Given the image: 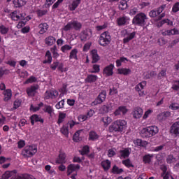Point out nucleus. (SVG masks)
Instances as JSON below:
<instances>
[{
	"mask_svg": "<svg viewBox=\"0 0 179 179\" xmlns=\"http://www.w3.org/2000/svg\"><path fill=\"white\" fill-rule=\"evenodd\" d=\"M20 106H22V101L19 100V99H16L14 101L13 108V110H16V109L19 108V107H20Z\"/></svg>",
	"mask_w": 179,
	"mask_h": 179,
	"instance_id": "nucleus-57",
	"label": "nucleus"
},
{
	"mask_svg": "<svg viewBox=\"0 0 179 179\" xmlns=\"http://www.w3.org/2000/svg\"><path fill=\"white\" fill-rule=\"evenodd\" d=\"M146 85H147L146 81H142L141 83L136 85L135 87V90L136 92H138L140 97H141V96H143L145 94V92L142 90L145 89V87L146 86Z\"/></svg>",
	"mask_w": 179,
	"mask_h": 179,
	"instance_id": "nucleus-12",
	"label": "nucleus"
},
{
	"mask_svg": "<svg viewBox=\"0 0 179 179\" xmlns=\"http://www.w3.org/2000/svg\"><path fill=\"white\" fill-rule=\"evenodd\" d=\"M107 97V92L102 91L96 99L92 103V106H97L98 104H101L103 101H105Z\"/></svg>",
	"mask_w": 179,
	"mask_h": 179,
	"instance_id": "nucleus-7",
	"label": "nucleus"
},
{
	"mask_svg": "<svg viewBox=\"0 0 179 179\" xmlns=\"http://www.w3.org/2000/svg\"><path fill=\"white\" fill-rule=\"evenodd\" d=\"M55 41H57V39L52 36H49L45 38V43L49 47L54 45V44H55Z\"/></svg>",
	"mask_w": 179,
	"mask_h": 179,
	"instance_id": "nucleus-23",
	"label": "nucleus"
},
{
	"mask_svg": "<svg viewBox=\"0 0 179 179\" xmlns=\"http://www.w3.org/2000/svg\"><path fill=\"white\" fill-rule=\"evenodd\" d=\"M59 92L62 96L64 94H67L68 93V84H63L62 87L60 88Z\"/></svg>",
	"mask_w": 179,
	"mask_h": 179,
	"instance_id": "nucleus-46",
	"label": "nucleus"
},
{
	"mask_svg": "<svg viewBox=\"0 0 179 179\" xmlns=\"http://www.w3.org/2000/svg\"><path fill=\"white\" fill-rule=\"evenodd\" d=\"M131 114L136 120L139 119L143 115V109L139 106L135 107L133 108Z\"/></svg>",
	"mask_w": 179,
	"mask_h": 179,
	"instance_id": "nucleus-10",
	"label": "nucleus"
},
{
	"mask_svg": "<svg viewBox=\"0 0 179 179\" xmlns=\"http://www.w3.org/2000/svg\"><path fill=\"white\" fill-rule=\"evenodd\" d=\"M29 120L31 121V124L34 125L36 122H40L41 124H44V119L41 117V115L34 114L30 116Z\"/></svg>",
	"mask_w": 179,
	"mask_h": 179,
	"instance_id": "nucleus-11",
	"label": "nucleus"
},
{
	"mask_svg": "<svg viewBox=\"0 0 179 179\" xmlns=\"http://www.w3.org/2000/svg\"><path fill=\"white\" fill-rule=\"evenodd\" d=\"M10 17L12 20L17 21L20 20V15H17V11L15 10L10 13Z\"/></svg>",
	"mask_w": 179,
	"mask_h": 179,
	"instance_id": "nucleus-38",
	"label": "nucleus"
},
{
	"mask_svg": "<svg viewBox=\"0 0 179 179\" xmlns=\"http://www.w3.org/2000/svg\"><path fill=\"white\" fill-rule=\"evenodd\" d=\"M171 89L175 92H178L179 90V80H175L172 85Z\"/></svg>",
	"mask_w": 179,
	"mask_h": 179,
	"instance_id": "nucleus-55",
	"label": "nucleus"
},
{
	"mask_svg": "<svg viewBox=\"0 0 179 179\" xmlns=\"http://www.w3.org/2000/svg\"><path fill=\"white\" fill-rule=\"evenodd\" d=\"M8 33H9V27L3 24L0 25V34H2V36H6Z\"/></svg>",
	"mask_w": 179,
	"mask_h": 179,
	"instance_id": "nucleus-39",
	"label": "nucleus"
},
{
	"mask_svg": "<svg viewBox=\"0 0 179 179\" xmlns=\"http://www.w3.org/2000/svg\"><path fill=\"white\" fill-rule=\"evenodd\" d=\"M12 99V90H6V92H4V98L3 100L5 101H9Z\"/></svg>",
	"mask_w": 179,
	"mask_h": 179,
	"instance_id": "nucleus-34",
	"label": "nucleus"
},
{
	"mask_svg": "<svg viewBox=\"0 0 179 179\" xmlns=\"http://www.w3.org/2000/svg\"><path fill=\"white\" fill-rule=\"evenodd\" d=\"M38 89H40L38 85H31L27 88L26 92L29 97H34V96L37 94V90H38Z\"/></svg>",
	"mask_w": 179,
	"mask_h": 179,
	"instance_id": "nucleus-9",
	"label": "nucleus"
},
{
	"mask_svg": "<svg viewBox=\"0 0 179 179\" xmlns=\"http://www.w3.org/2000/svg\"><path fill=\"white\" fill-rule=\"evenodd\" d=\"M170 134L175 138H179V121L175 122L170 127Z\"/></svg>",
	"mask_w": 179,
	"mask_h": 179,
	"instance_id": "nucleus-8",
	"label": "nucleus"
},
{
	"mask_svg": "<svg viewBox=\"0 0 179 179\" xmlns=\"http://www.w3.org/2000/svg\"><path fill=\"white\" fill-rule=\"evenodd\" d=\"M60 132L66 137L69 135V123H66L60 129Z\"/></svg>",
	"mask_w": 179,
	"mask_h": 179,
	"instance_id": "nucleus-29",
	"label": "nucleus"
},
{
	"mask_svg": "<svg viewBox=\"0 0 179 179\" xmlns=\"http://www.w3.org/2000/svg\"><path fill=\"white\" fill-rule=\"evenodd\" d=\"M93 71H90V73H99L100 72V65L99 64H94L92 66Z\"/></svg>",
	"mask_w": 179,
	"mask_h": 179,
	"instance_id": "nucleus-53",
	"label": "nucleus"
},
{
	"mask_svg": "<svg viewBox=\"0 0 179 179\" xmlns=\"http://www.w3.org/2000/svg\"><path fill=\"white\" fill-rule=\"evenodd\" d=\"M68 167L69 170H71V171H76V170H79V169H80V165L71 164Z\"/></svg>",
	"mask_w": 179,
	"mask_h": 179,
	"instance_id": "nucleus-50",
	"label": "nucleus"
},
{
	"mask_svg": "<svg viewBox=\"0 0 179 179\" xmlns=\"http://www.w3.org/2000/svg\"><path fill=\"white\" fill-rule=\"evenodd\" d=\"M43 111L46 113V114H48V115L52 117L55 111L54 107L48 104H45L44 108H43Z\"/></svg>",
	"mask_w": 179,
	"mask_h": 179,
	"instance_id": "nucleus-18",
	"label": "nucleus"
},
{
	"mask_svg": "<svg viewBox=\"0 0 179 179\" xmlns=\"http://www.w3.org/2000/svg\"><path fill=\"white\" fill-rule=\"evenodd\" d=\"M45 57L48 60H44L43 64H51L52 62V56H51V52L50 50L46 51Z\"/></svg>",
	"mask_w": 179,
	"mask_h": 179,
	"instance_id": "nucleus-37",
	"label": "nucleus"
},
{
	"mask_svg": "<svg viewBox=\"0 0 179 179\" xmlns=\"http://www.w3.org/2000/svg\"><path fill=\"white\" fill-rule=\"evenodd\" d=\"M7 73H9V70H8V69H5L3 67H1L0 68V79L4 75H7Z\"/></svg>",
	"mask_w": 179,
	"mask_h": 179,
	"instance_id": "nucleus-59",
	"label": "nucleus"
},
{
	"mask_svg": "<svg viewBox=\"0 0 179 179\" xmlns=\"http://www.w3.org/2000/svg\"><path fill=\"white\" fill-rule=\"evenodd\" d=\"M103 74L106 76H113L114 75V64H110L106 66L103 71Z\"/></svg>",
	"mask_w": 179,
	"mask_h": 179,
	"instance_id": "nucleus-13",
	"label": "nucleus"
},
{
	"mask_svg": "<svg viewBox=\"0 0 179 179\" xmlns=\"http://www.w3.org/2000/svg\"><path fill=\"white\" fill-rule=\"evenodd\" d=\"M65 104V99H62V101H59L55 107L57 110H60V108H64V106Z\"/></svg>",
	"mask_w": 179,
	"mask_h": 179,
	"instance_id": "nucleus-56",
	"label": "nucleus"
},
{
	"mask_svg": "<svg viewBox=\"0 0 179 179\" xmlns=\"http://www.w3.org/2000/svg\"><path fill=\"white\" fill-rule=\"evenodd\" d=\"M156 75L155 71H150L145 76V79H150V78H153V76H156Z\"/></svg>",
	"mask_w": 179,
	"mask_h": 179,
	"instance_id": "nucleus-64",
	"label": "nucleus"
},
{
	"mask_svg": "<svg viewBox=\"0 0 179 179\" xmlns=\"http://www.w3.org/2000/svg\"><path fill=\"white\" fill-rule=\"evenodd\" d=\"M92 58V64H96V62L100 60V56L97 54V50H92L91 51Z\"/></svg>",
	"mask_w": 179,
	"mask_h": 179,
	"instance_id": "nucleus-28",
	"label": "nucleus"
},
{
	"mask_svg": "<svg viewBox=\"0 0 179 179\" xmlns=\"http://www.w3.org/2000/svg\"><path fill=\"white\" fill-rule=\"evenodd\" d=\"M58 91L55 90L46 91L45 92V100H49V99H57L58 97Z\"/></svg>",
	"mask_w": 179,
	"mask_h": 179,
	"instance_id": "nucleus-14",
	"label": "nucleus"
},
{
	"mask_svg": "<svg viewBox=\"0 0 179 179\" xmlns=\"http://www.w3.org/2000/svg\"><path fill=\"white\" fill-rule=\"evenodd\" d=\"M127 8H128V1L121 0L120 1V4H119V9L120 10H125V9H127Z\"/></svg>",
	"mask_w": 179,
	"mask_h": 179,
	"instance_id": "nucleus-35",
	"label": "nucleus"
},
{
	"mask_svg": "<svg viewBox=\"0 0 179 179\" xmlns=\"http://www.w3.org/2000/svg\"><path fill=\"white\" fill-rule=\"evenodd\" d=\"M80 1L82 0H75L71 3V10H75L79 5H80Z\"/></svg>",
	"mask_w": 179,
	"mask_h": 179,
	"instance_id": "nucleus-47",
	"label": "nucleus"
},
{
	"mask_svg": "<svg viewBox=\"0 0 179 179\" xmlns=\"http://www.w3.org/2000/svg\"><path fill=\"white\" fill-rule=\"evenodd\" d=\"M167 24L168 26H173V21L169 20V19H164L162 20V21H160L158 23V27H162V26H163V24Z\"/></svg>",
	"mask_w": 179,
	"mask_h": 179,
	"instance_id": "nucleus-36",
	"label": "nucleus"
},
{
	"mask_svg": "<svg viewBox=\"0 0 179 179\" xmlns=\"http://www.w3.org/2000/svg\"><path fill=\"white\" fill-rule=\"evenodd\" d=\"M132 71L130 69L127 68H120L117 69V73L119 75H124V76H127V75H131Z\"/></svg>",
	"mask_w": 179,
	"mask_h": 179,
	"instance_id": "nucleus-27",
	"label": "nucleus"
},
{
	"mask_svg": "<svg viewBox=\"0 0 179 179\" xmlns=\"http://www.w3.org/2000/svg\"><path fill=\"white\" fill-rule=\"evenodd\" d=\"M127 129V121L117 120L108 127L109 132H124Z\"/></svg>",
	"mask_w": 179,
	"mask_h": 179,
	"instance_id": "nucleus-1",
	"label": "nucleus"
},
{
	"mask_svg": "<svg viewBox=\"0 0 179 179\" xmlns=\"http://www.w3.org/2000/svg\"><path fill=\"white\" fill-rule=\"evenodd\" d=\"M36 82H37V78L31 76L25 80L24 85H28V83H34Z\"/></svg>",
	"mask_w": 179,
	"mask_h": 179,
	"instance_id": "nucleus-52",
	"label": "nucleus"
},
{
	"mask_svg": "<svg viewBox=\"0 0 179 179\" xmlns=\"http://www.w3.org/2000/svg\"><path fill=\"white\" fill-rule=\"evenodd\" d=\"M39 29V34H44V33H47V30H48V24L44 22L41 23L38 25Z\"/></svg>",
	"mask_w": 179,
	"mask_h": 179,
	"instance_id": "nucleus-25",
	"label": "nucleus"
},
{
	"mask_svg": "<svg viewBox=\"0 0 179 179\" xmlns=\"http://www.w3.org/2000/svg\"><path fill=\"white\" fill-rule=\"evenodd\" d=\"M113 103H111V102H108V103L103 105L101 110H102L103 114H107V113H109V111L113 110Z\"/></svg>",
	"mask_w": 179,
	"mask_h": 179,
	"instance_id": "nucleus-21",
	"label": "nucleus"
},
{
	"mask_svg": "<svg viewBox=\"0 0 179 179\" xmlns=\"http://www.w3.org/2000/svg\"><path fill=\"white\" fill-rule=\"evenodd\" d=\"M100 136L97 134L95 131H91L89 132L88 140L92 141V142H96V141H99Z\"/></svg>",
	"mask_w": 179,
	"mask_h": 179,
	"instance_id": "nucleus-20",
	"label": "nucleus"
},
{
	"mask_svg": "<svg viewBox=\"0 0 179 179\" xmlns=\"http://www.w3.org/2000/svg\"><path fill=\"white\" fill-rule=\"evenodd\" d=\"M127 113H128L127 106H121L114 111L113 114L115 117H118V115H121V114H122V115H125Z\"/></svg>",
	"mask_w": 179,
	"mask_h": 179,
	"instance_id": "nucleus-16",
	"label": "nucleus"
},
{
	"mask_svg": "<svg viewBox=\"0 0 179 179\" xmlns=\"http://www.w3.org/2000/svg\"><path fill=\"white\" fill-rule=\"evenodd\" d=\"M169 108L173 111H176V110H179V105L178 103L173 102L169 106Z\"/></svg>",
	"mask_w": 179,
	"mask_h": 179,
	"instance_id": "nucleus-61",
	"label": "nucleus"
},
{
	"mask_svg": "<svg viewBox=\"0 0 179 179\" xmlns=\"http://www.w3.org/2000/svg\"><path fill=\"white\" fill-rule=\"evenodd\" d=\"M56 163L57 164H65V163H66V154L60 152L56 159Z\"/></svg>",
	"mask_w": 179,
	"mask_h": 179,
	"instance_id": "nucleus-17",
	"label": "nucleus"
},
{
	"mask_svg": "<svg viewBox=\"0 0 179 179\" xmlns=\"http://www.w3.org/2000/svg\"><path fill=\"white\" fill-rule=\"evenodd\" d=\"M134 145H136V146L143 147V141L141 139L134 140Z\"/></svg>",
	"mask_w": 179,
	"mask_h": 179,
	"instance_id": "nucleus-63",
	"label": "nucleus"
},
{
	"mask_svg": "<svg viewBox=\"0 0 179 179\" xmlns=\"http://www.w3.org/2000/svg\"><path fill=\"white\" fill-rule=\"evenodd\" d=\"M37 153V146L35 145H27L22 150V155L24 157H32Z\"/></svg>",
	"mask_w": 179,
	"mask_h": 179,
	"instance_id": "nucleus-4",
	"label": "nucleus"
},
{
	"mask_svg": "<svg viewBox=\"0 0 179 179\" xmlns=\"http://www.w3.org/2000/svg\"><path fill=\"white\" fill-rule=\"evenodd\" d=\"M71 29H73L76 31H79L82 29V23L76 20H73L67 23L66 26L63 28L64 31H69Z\"/></svg>",
	"mask_w": 179,
	"mask_h": 179,
	"instance_id": "nucleus-6",
	"label": "nucleus"
},
{
	"mask_svg": "<svg viewBox=\"0 0 179 179\" xmlns=\"http://www.w3.org/2000/svg\"><path fill=\"white\" fill-rule=\"evenodd\" d=\"M10 179H36V178L32 175L24 173L21 176L19 174L13 176Z\"/></svg>",
	"mask_w": 179,
	"mask_h": 179,
	"instance_id": "nucleus-19",
	"label": "nucleus"
},
{
	"mask_svg": "<svg viewBox=\"0 0 179 179\" xmlns=\"http://www.w3.org/2000/svg\"><path fill=\"white\" fill-rule=\"evenodd\" d=\"M112 173L113 174H122V173H124V169H119L117 165H114L112 169Z\"/></svg>",
	"mask_w": 179,
	"mask_h": 179,
	"instance_id": "nucleus-44",
	"label": "nucleus"
},
{
	"mask_svg": "<svg viewBox=\"0 0 179 179\" xmlns=\"http://www.w3.org/2000/svg\"><path fill=\"white\" fill-rule=\"evenodd\" d=\"M125 61H127V62H128V59L124 57H121L120 59H117L116 60L117 68H120V66H121L122 65V62H125Z\"/></svg>",
	"mask_w": 179,
	"mask_h": 179,
	"instance_id": "nucleus-43",
	"label": "nucleus"
},
{
	"mask_svg": "<svg viewBox=\"0 0 179 179\" xmlns=\"http://www.w3.org/2000/svg\"><path fill=\"white\" fill-rule=\"evenodd\" d=\"M111 43V35H110V32L104 31L102 33L99 39V44H100L102 47H107L108 44Z\"/></svg>",
	"mask_w": 179,
	"mask_h": 179,
	"instance_id": "nucleus-5",
	"label": "nucleus"
},
{
	"mask_svg": "<svg viewBox=\"0 0 179 179\" xmlns=\"http://www.w3.org/2000/svg\"><path fill=\"white\" fill-rule=\"evenodd\" d=\"M80 136V131H77L73 136V142H79Z\"/></svg>",
	"mask_w": 179,
	"mask_h": 179,
	"instance_id": "nucleus-58",
	"label": "nucleus"
},
{
	"mask_svg": "<svg viewBox=\"0 0 179 179\" xmlns=\"http://www.w3.org/2000/svg\"><path fill=\"white\" fill-rule=\"evenodd\" d=\"M71 50H72V46L68 44L64 45L60 48V51H62V52H66V51H71Z\"/></svg>",
	"mask_w": 179,
	"mask_h": 179,
	"instance_id": "nucleus-51",
	"label": "nucleus"
},
{
	"mask_svg": "<svg viewBox=\"0 0 179 179\" xmlns=\"http://www.w3.org/2000/svg\"><path fill=\"white\" fill-rule=\"evenodd\" d=\"M172 12H173V13H177V12H179V1L175 3V4L173 6Z\"/></svg>",
	"mask_w": 179,
	"mask_h": 179,
	"instance_id": "nucleus-60",
	"label": "nucleus"
},
{
	"mask_svg": "<svg viewBox=\"0 0 179 179\" xmlns=\"http://www.w3.org/2000/svg\"><path fill=\"white\" fill-rule=\"evenodd\" d=\"M65 118H66V113H63V112H60L59 113V117L57 120V124H62L64 120H65Z\"/></svg>",
	"mask_w": 179,
	"mask_h": 179,
	"instance_id": "nucleus-45",
	"label": "nucleus"
},
{
	"mask_svg": "<svg viewBox=\"0 0 179 179\" xmlns=\"http://www.w3.org/2000/svg\"><path fill=\"white\" fill-rule=\"evenodd\" d=\"M159 132V128L157 126H150L145 128H143L140 133L141 138H152L155 136L156 134Z\"/></svg>",
	"mask_w": 179,
	"mask_h": 179,
	"instance_id": "nucleus-2",
	"label": "nucleus"
},
{
	"mask_svg": "<svg viewBox=\"0 0 179 179\" xmlns=\"http://www.w3.org/2000/svg\"><path fill=\"white\" fill-rule=\"evenodd\" d=\"M128 22H129V18L127 16L120 17L117 20L118 26H125Z\"/></svg>",
	"mask_w": 179,
	"mask_h": 179,
	"instance_id": "nucleus-22",
	"label": "nucleus"
},
{
	"mask_svg": "<svg viewBox=\"0 0 179 179\" xmlns=\"http://www.w3.org/2000/svg\"><path fill=\"white\" fill-rule=\"evenodd\" d=\"M17 171L16 170H13L12 171H7L2 175L1 179H9L10 178V177H12V176H13V174H15V176H17Z\"/></svg>",
	"mask_w": 179,
	"mask_h": 179,
	"instance_id": "nucleus-26",
	"label": "nucleus"
},
{
	"mask_svg": "<svg viewBox=\"0 0 179 179\" xmlns=\"http://www.w3.org/2000/svg\"><path fill=\"white\" fill-rule=\"evenodd\" d=\"M101 122L103 123L104 127H108L113 122V119L106 115L101 119Z\"/></svg>",
	"mask_w": 179,
	"mask_h": 179,
	"instance_id": "nucleus-32",
	"label": "nucleus"
},
{
	"mask_svg": "<svg viewBox=\"0 0 179 179\" xmlns=\"http://www.w3.org/2000/svg\"><path fill=\"white\" fill-rule=\"evenodd\" d=\"M122 164L127 167V169H129L130 167H134V164H132V162H131V159H127L122 162Z\"/></svg>",
	"mask_w": 179,
	"mask_h": 179,
	"instance_id": "nucleus-48",
	"label": "nucleus"
},
{
	"mask_svg": "<svg viewBox=\"0 0 179 179\" xmlns=\"http://www.w3.org/2000/svg\"><path fill=\"white\" fill-rule=\"evenodd\" d=\"M125 61H127V62H128V59L124 57H121L120 59H117L116 60L117 68H120V66H121L122 65V62H125Z\"/></svg>",
	"mask_w": 179,
	"mask_h": 179,
	"instance_id": "nucleus-42",
	"label": "nucleus"
},
{
	"mask_svg": "<svg viewBox=\"0 0 179 179\" xmlns=\"http://www.w3.org/2000/svg\"><path fill=\"white\" fill-rule=\"evenodd\" d=\"M101 166L103 167L104 171H108V170H110V167H111V162L106 159L101 163Z\"/></svg>",
	"mask_w": 179,
	"mask_h": 179,
	"instance_id": "nucleus-30",
	"label": "nucleus"
},
{
	"mask_svg": "<svg viewBox=\"0 0 179 179\" xmlns=\"http://www.w3.org/2000/svg\"><path fill=\"white\" fill-rule=\"evenodd\" d=\"M89 152H90V149L88 145H85L80 151V155H82V156H85V155H87Z\"/></svg>",
	"mask_w": 179,
	"mask_h": 179,
	"instance_id": "nucleus-54",
	"label": "nucleus"
},
{
	"mask_svg": "<svg viewBox=\"0 0 179 179\" xmlns=\"http://www.w3.org/2000/svg\"><path fill=\"white\" fill-rule=\"evenodd\" d=\"M13 3L15 8H22L26 5V1L24 0H13Z\"/></svg>",
	"mask_w": 179,
	"mask_h": 179,
	"instance_id": "nucleus-33",
	"label": "nucleus"
},
{
	"mask_svg": "<svg viewBox=\"0 0 179 179\" xmlns=\"http://www.w3.org/2000/svg\"><path fill=\"white\" fill-rule=\"evenodd\" d=\"M69 59L78 60V49L75 48L71 51Z\"/></svg>",
	"mask_w": 179,
	"mask_h": 179,
	"instance_id": "nucleus-41",
	"label": "nucleus"
},
{
	"mask_svg": "<svg viewBox=\"0 0 179 179\" xmlns=\"http://www.w3.org/2000/svg\"><path fill=\"white\" fill-rule=\"evenodd\" d=\"M152 157H153L152 155H145L143 157V162L145 164H150V162H152Z\"/></svg>",
	"mask_w": 179,
	"mask_h": 179,
	"instance_id": "nucleus-40",
	"label": "nucleus"
},
{
	"mask_svg": "<svg viewBox=\"0 0 179 179\" xmlns=\"http://www.w3.org/2000/svg\"><path fill=\"white\" fill-rule=\"evenodd\" d=\"M136 32L133 31V32H127L126 34L124 36L123 38V44H127V43H129L131 40H134V38L136 37Z\"/></svg>",
	"mask_w": 179,
	"mask_h": 179,
	"instance_id": "nucleus-15",
	"label": "nucleus"
},
{
	"mask_svg": "<svg viewBox=\"0 0 179 179\" xmlns=\"http://www.w3.org/2000/svg\"><path fill=\"white\" fill-rule=\"evenodd\" d=\"M157 16H159V14L157 13V11L156 10H152L149 12L150 17H157Z\"/></svg>",
	"mask_w": 179,
	"mask_h": 179,
	"instance_id": "nucleus-62",
	"label": "nucleus"
},
{
	"mask_svg": "<svg viewBox=\"0 0 179 179\" xmlns=\"http://www.w3.org/2000/svg\"><path fill=\"white\" fill-rule=\"evenodd\" d=\"M120 153V157H122V159H127V157H129V155H131L129 148H124V150H121Z\"/></svg>",
	"mask_w": 179,
	"mask_h": 179,
	"instance_id": "nucleus-31",
	"label": "nucleus"
},
{
	"mask_svg": "<svg viewBox=\"0 0 179 179\" xmlns=\"http://www.w3.org/2000/svg\"><path fill=\"white\" fill-rule=\"evenodd\" d=\"M148 19V15L145 13H138L135 15L132 20V24L134 26H140L141 27H144L146 26V20Z\"/></svg>",
	"mask_w": 179,
	"mask_h": 179,
	"instance_id": "nucleus-3",
	"label": "nucleus"
},
{
	"mask_svg": "<svg viewBox=\"0 0 179 179\" xmlns=\"http://www.w3.org/2000/svg\"><path fill=\"white\" fill-rule=\"evenodd\" d=\"M98 77L96 75L88 74L87 78L85 79V83H94L97 80Z\"/></svg>",
	"mask_w": 179,
	"mask_h": 179,
	"instance_id": "nucleus-24",
	"label": "nucleus"
},
{
	"mask_svg": "<svg viewBox=\"0 0 179 179\" xmlns=\"http://www.w3.org/2000/svg\"><path fill=\"white\" fill-rule=\"evenodd\" d=\"M176 160V159L173 155H168L166 157V163H168V164H173V163H175Z\"/></svg>",
	"mask_w": 179,
	"mask_h": 179,
	"instance_id": "nucleus-49",
	"label": "nucleus"
}]
</instances>
